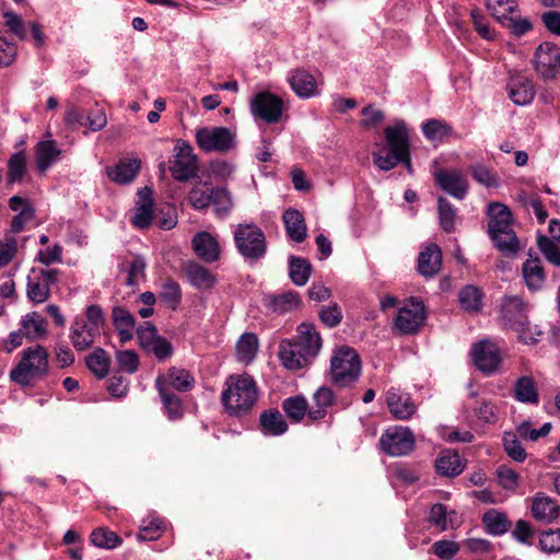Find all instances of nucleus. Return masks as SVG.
<instances>
[{
    "mask_svg": "<svg viewBox=\"0 0 560 560\" xmlns=\"http://www.w3.org/2000/svg\"><path fill=\"white\" fill-rule=\"evenodd\" d=\"M296 339H284L279 345L278 355L284 368L291 371L310 365L322 348V337L312 323H302L296 329Z\"/></svg>",
    "mask_w": 560,
    "mask_h": 560,
    "instance_id": "1",
    "label": "nucleus"
},
{
    "mask_svg": "<svg viewBox=\"0 0 560 560\" xmlns=\"http://www.w3.org/2000/svg\"><path fill=\"white\" fill-rule=\"evenodd\" d=\"M257 400L258 388L253 376L247 373L228 376L221 394V404L229 415L245 416L253 409Z\"/></svg>",
    "mask_w": 560,
    "mask_h": 560,
    "instance_id": "2",
    "label": "nucleus"
},
{
    "mask_svg": "<svg viewBox=\"0 0 560 560\" xmlns=\"http://www.w3.org/2000/svg\"><path fill=\"white\" fill-rule=\"evenodd\" d=\"M48 352L43 346L23 350L22 358L10 372V378L21 386H28L34 381L43 380L49 371Z\"/></svg>",
    "mask_w": 560,
    "mask_h": 560,
    "instance_id": "3",
    "label": "nucleus"
},
{
    "mask_svg": "<svg viewBox=\"0 0 560 560\" xmlns=\"http://www.w3.org/2000/svg\"><path fill=\"white\" fill-rule=\"evenodd\" d=\"M501 319L503 325L517 332L524 343H535L541 332L537 326H532L524 301L518 296H505L501 303Z\"/></svg>",
    "mask_w": 560,
    "mask_h": 560,
    "instance_id": "4",
    "label": "nucleus"
},
{
    "mask_svg": "<svg viewBox=\"0 0 560 560\" xmlns=\"http://www.w3.org/2000/svg\"><path fill=\"white\" fill-rule=\"evenodd\" d=\"M330 374L334 384L339 387L355 383L361 374V360L357 351L348 346L336 350L330 360Z\"/></svg>",
    "mask_w": 560,
    "mask_h": 560,
    "instance_id": "5",
    "label": "nucleus"
},
{
    "mask_svg": "<svg viewBox=\"0 0 560 560\" xmlns=\"http://www.w3.org/2000/svg\"><path fill=\"white\" fill-rule=\"evenodd\" d=\"M238 253L249 261H258L267 253V241L262 230L256 224H238L233 233Z\"/></svg>",
    "mask_w": 560,
    "mask_h": 560,
    "instance_id": "6",
    "label": "nucleus"
},
{
    "mask_svg": "<svg viewBox=\"0 0 560 560\" xmlns=\"http://www.w3.org/2000/svg\"><path fill=\"white\" fill-rule=\"evenodd\" d=\"M235 138V132L226 127H202L195 135L196 143L203 152H229L236 145Z\"/></svg>",
    "mask_w": 560,
    "mask_h": 560,
    "instance_id": "7",
    "label": "nucleus"
},
{
    "mask_svg": "<svg viewBox=\"0 0 560 560\" xmlns=\"http://www.w3.org/2000/svg\"><path fill=\"white\" fill-rule=\"evenodd\" d=\"M170 172L178 182H188L197 176L198 160L194 154L192 147L187 141H177L173 159L170 161Z\"/></svg>",
    "mask_w": 560,
    "mask_h": 560,
    "instance_id": "8",
    "label": "nucleus"
},
{
    "mask_svg": "<svg viewBox=\"0 0 560 560\" xmlns=\"http://www.w3.org/2000/svg\"><path fill=\"white\" fill-rule=\"evenodd\" d=\"M533 65L542 80H556L560 74V48L550 42L539 44L535 49Z\"/></svg>",
    "mask_w": 560,
    "mask_h": 560,
    "instance_id": "9",
    "label": "nucleus"
},
{
    "mask_svg": "<svg viewBox=\"0 0 560 560\" xmlns=\"http://www.w3.org/2000/svg\"><path fill=\"white\" fill-rule=\"evenodd\" d=\"M380 444L384 453L398 457L409 454L415 448L416 440L409 428L394 427L382 434Z\"/></svg>",
    "mask_w": 560,
    "mask_h": 560,
    "instance_id": "10",
    "label": "nucleus"
},
{
    "mask_svg": "<svg viewBox=\"0 0 560 560\" xmlns=\"http://www.w3.org/2000/svg\"><path fill=\"white\" fill-rule=\"evenodd\" d=\"M425 320V310L422 301L410 299L399 308L395 318L396 328L404 335L417 334Z\"/></svg>",
    "mask_w": 560,
    "mask_h": 560,
    "instance_id": "11",
    "label": "nucleus"
},
{
    "mask_svg": "<svg viewBox=\"0 0 560 560\" xmlns=\"http://www.w3.org/2000/svg\"><path fill=\"white\" fill-rule=\"evenodd\" d=\"M250 110L256 119L277 124L282 117L283 102L270 92H259L250 101Z\"/></svg>",
    "mask_w": 560,
    "mask_h": 560,
    "instance_id": "12",
    "label": "nucleus"
},
{
    "mask_svg": "<svg viewBox=\"0 0 560 560\" xmlns=\"http://www.w3.org/2000/svg\"><path fill=\"white\" fill-rule=\"evenodd\" d=\"M137 337L140 347L148 352H152L161 361L170 358L173 353L171 342L159 336L156 327L151 323L145 322L139 326Z\"/></svg>",
    "mask_w": 560,
    "mask_h": 560,
    "instance_id": "13",
    "label": "nucleus"
},
{
    "mask_svg": "<svg viewBox=\"0 0 560 560\" xmlns=\"http://www.w3.org/2000/svg\"><path fill=\"white\" fill-rule=\"evenodd\" d=\"M509 97L516 105H527L535 96V85L530 78L520 71H510L506 83Z\"/></svg>",
    "mask_w": 560,
    "mask_h": 560,
    "instance_id": "14",
    "label": "nucleus"
},
{
    "mask_svg": "<svg viewBox=\"0 0 560 560\" xmlns=\"http://www.w3.org/2000/svg\"><path fill=\"white\" fill-rule=\"evenodd\" d=\"M472 359L476 368L485 374H492L499 368L501 358L495 345L483 340L472 348Z\"/></svg>",
    "mask_w": 560,
    "mask_h": 560,
    "instance_id": "15",
    "label": "nucleus"
},
{
    "mask_svg": "<svg viewBox=\"0 0 560 560\" xmlns=\"http://www.w3.org/2000/svg\"><path fill=\"white\" fill-rule=\"evenodd\" d=\"M191 246L198 258L205 262H215L220 258L218 240L209 232L202 231L194 235Z\"/></svg>",
    "mask_w": 560,
    "mask_h": 560,
    "instance_id": "16",
    "label": "nucleus"
},
{
    "mask_svg": "<svg viewBox=\"0 0 560 560\" xmlns=\"http://www.w3.org/2000/svg\"><path fill=\"white\" fill-rule=\"evenodd\" d=\"M435 180L440 187L456 199H464L468 191L467 179L458 171H439Z\"/></svg>",
    "mask_w": 560,
    "mask_h": 560,
    "instance_id": "17",
    "label": "nucleus"
},
{
    "mask_svg": "<svg viewBox=\"0 0 560 560\" xmlns=\"http://www.w3.org/2000/svg\"><path fill=\"white\" fill-rule=\"evenodd\" d=\"M98 336L100 331L89 326L83 318H75L71 324L69 338L77 351L90 349Z\"/></svg>",
    "mask_w": 560,
    "mask_h": 560,
    "instance_id": "18",
    "label": "nucleus"
},
{
    "mask_svg": "<svg viewBox=\"0 0 560 560\" xmlns=\"http://www.w3.org/2000/svg\"><path fill=\"white\" fill-rule=\"evenodd\" d=\"M530 512L535 520L551 523L558 518L560 506L555 499L538 492L532 499Z\"/></svg>",
    "mask_w": 560,
    "mask_h": 560,
    "instance_id": "19",
    "label": "nucleus"
},
{
    "mask_svg": "<svg viewBox=\"0 0 560 560\" xmlns=\"http://www.w3.org/2000/svg\"><path fill=\"white\" fill-rule=\"evenodd\" d=\"M386 402L390 413L398 420L409 419L417 410L415 402L408 394L397 389H389L386 394Z\"/></svg>",
    "mask_w": 560,
    "mask_h": 560,
    "instance_id": "20",
    "label": "nucleus"
},
{
    "mask_svg": "<svg viewBox=\"0 0 560 560\" xmlns=\"http://www.w3.org/2000/svg\"><path fill=\"white\" fill-rule=\"evenodd\" d=\"M388 150L402 155L409 152V132L404 121H396L394 126L384 130Z\"/></svg>",
    "mask_w": 560,
    "mask_h": 560,
    "instance_id": "21",
    "label": "nucleus"
},
{
    "mask_svg": "<svg viewBox=\"0 0 560 560\" xmlns=\"http://www.w3.org/2000/svg\"><path fill=\"white\" fill-rule=\"evenodd\" d=\"M442 266V250L436 244L428 245L419 254L418 270L427 278L435 276Z\"/></svg>",
    "mask_w": 560,
    "mask_h": 560,
    "instance_id": "22",
    "label": "nucleus"
},
{
    "mask_svg": "<svg viewBox=\"0 0 560 560\" xmlns=\"http://www.w3.org/2000/svg\"><path fill=\"white\" fill-rule=\"evenodd\" d=\"M435 470L444 477H456L465 468L459 454L452 450H443L435 459Z\"/></svg>",
    "mask_w": 560,
    "mask_h": 560,
    "instance_id": "23",
    "label": "nucleus"
},
{
    "mask_svg": "<svg viewBox=\"0 0 560 560\" xmlns=\"http://www.w3.org/2000/svg\"><path fill=\"white\" fill-rule=\"evenodd\" d=\"M112 319L121 342H127L133 338L136 318L127 308L114 306L112 310Z\"/></svg>",
    "mask_w": 560,
    "mask_h": 560,
    "instance_id": "24",
    "label": "nucleus"
},
{
    "mask_svg": "<svg viewBox=\"0 0 560 560\" xmlns=\"http://www.w3.org/2000/svg\"><path fill=\"white\" fill-rule=\"evenodd\" d=\"M282 219L290 240L296 243L305 241L307 228L302 212L296 209H288L284 211Z\"/></svg>",
    "mask_w": 560,
    "mask_h": 560,
    "instance_id": "25",
    "label": "nucleus"
},
{
    "mask_svg": "<svg viewBox=\"0 0 560 560\" xmlns=\"http://www.w3.org/2000/svg\"><path fill=\"white\" fill-rule=\"evenodd\" d=\"M185 271L189 283L198 290H209L217 282L215 276L208 268L196 261H188Z\"/></svg>",
    "mask_w": 560,
    "mask_h": 560,
    "instance_id": "26",
    "label": "nucleus"
},
{
    "mask_svg": "<svg viewBox=\"0 0 560 560\" xmlns=\"http://www.w3.org/2000/svg\"><path fill=\"white\" fill-rule=\"evenodd\" d=\"M312 399L313 405L310 407L307 417L312 421H318L326 417L328 408L334 405L335 394L329 387L322 386L313 394Z\"/></svg>",
    "mask_w": 560,
    "mask_h": 560,
    "instance_id": "27",
    "label": "nucleus"
},
{
    "mask_svg": "<svg viewBox=\"0 0 560 560\" xmlns=\"http://www.w3.org/2000/svg\"><path fill=\"white\" fill-rule=\"evenodd\" d=\"M155 387L159 392L164 409L166 410L170 419H178L183 415V407L180 398L168 388L166 381L163 376H158L155 380Z\"/></svg>",
    "mask_w": 560,
    "mask_h": 560,
    "instance_id": "28",
    "label": "nucleus"
},
{
    "mask_svg": "<svg viewBox=\"0 0 560 560\" xmlns=\"http://www.w3.org/2000/svg\"><path fill=\"white\" fill-rule=\"evenodd\" d=\"M522 275L525 284L532 291L541 289L546 280V275L540 259L538 257H533L532 255H529V258L523 262Z\"/></svg>",
    "mask_w": 560,
    "mask_h": 560,
    "instance_id": "29",
    "label": "nucleus"
},
{
    "mask_svg": "<svg viewBox=\"0 0 560 560\" xmlns=\"http://www.w3.org/2000/svg\"><path fill=\"white\" fill-rule=\"evenodd\" d=\"M141 166L139 159H122L108 171V177L118 184H129L138 175Z\"/></svg>",
    "mask_w": 560,
    "mask_h": 560,
    "instance_id": "30",
    "label": "nucleus"
},
{
    "mask_svg": "<svg viewBox=\"0 0 560 560\" xmlns=\"http://www.w3.org/2000/svg\"><path fill=\"white\" fill-rule=\"evenodd\" d=\"M301 304L298 292L288 291L277 295H270L266 299V307L276 314H284L296 310Z\"/></svg>",
    "mask_w": 560,
    "mask_h": 560,
    "instance_id": "31",
    "label": "nucleus"
},
{
    "mask_svg": "<svg viewBox=\"0 0 560 560\" xmlns=\"http://www.w3.org/2000/svg\"><path fill=\"white\" fill-rule=\"evenodd\" d=\"M141 203L135 209V214L131 217L130 222L139 228L147 229L150 226L153 218V201L151 199V190L144 188L139 191Z\"/></svg>",
    "mask_w": 560,
    "mask_h": 560,
    "instance_id": "32",
    "label": "nucleus"
},
{
    "mask_svg": "<svg viewBox=\"0 0 560 560\" xmlns=\"http://www.w3.org/2000/svg\"><path fill=\"white\" fill-rule=\"evenodd\" d=\"M261 431L266 435H281L288 431V423L278 409H269L259 417Z\"/></svg>",
    "mask_w": 560,
    "mask_h": 560,
    "instance_id": "33",
    "label": "nucleus"
},
{
    "mask_svg": "<svg viewBox=\"0 0 560 560\" xmlns=\"http://www.w3.org/2000/svg\"><path fill=\"white\" fill-rule=\"evenodd\" d=\"M35 153L36 166L40 173H45L59 159L61 150L54 140H45L37 143Z\"/></svg>",
    "mask_w": 560,
    "mask_h": 560,
    "instance_id": "34",
    "label": "nucleus"
},
{
    "mask_svg": "<svg viewBox=\"0 0 560 560\" xmlns=\"http://www.w3.org/2000/svg\"><path fill=\"white\" fill-rule=\"evenodd\" d=\"M85 364L95 377L103 380L109 373L110 357L103 348L98 347L85 357Z\"/></svg>",
    "mask_w": 560,
    "mask_h": 560,
    "instance_id": "35",
    "label": "nucleus"
},
{
    "mask_svg": "<svg viewBox=\"0 0 560 560\" xmlns=\"http://www.w3.org/2000/svg\"><path fill=\"white\" fill-rule=\"evenodd\" d=\"M292 90L303 98L315 95L316 81L314 77L305 70H295L289 79Z\"/></svg>",
    "mask_w": 560,
    "mask_h": 560,
    "instance_id": "36",
    "label": "nucleus"
},
{
    "mask_svg": "<svg viewBox=\"0 0 560 560\" xmlns=\"http://www.w3.org/2000/svg\"><path fill=\"white\" fill-rule=\"evenodd\" d=\"M514 398L524 404L537 405L539 402L537 386L533 377L522 376L515 382Z\"/></svg>",
    "mask_w": 560,
    "mask_h": 560,
    "instance_id": "37",
    "label": "nucleus"
},
{
    "mask_svg": "<svg viewBox=\"0 0 560 560\" xmlns=\"http://www.w3.org/2000/svg\"><path fill=\"white\" fill-rule=\"evenodd\" d=\"M281 406L287 417L296 423L301 422L310 410V405L302 395L285 398Z\"/></svg>",
    "mask_w": 560,
    "mask_h": 560,
    "instance_id": "38",
    "label": "nucleus"
},
{
    "mask_svg": "<svg viewBox=\"0 0 560 560\" xmlns=\"http://www.w3.org/2000/svg\"><path fill=\"white\" fill-rule=\"evenodd\" d=\"M163 377L168 388L173 387L182 393L189 392L195 385V378L190 372L180 368L168 369L166 376Z\"/></svg>",
    "mask_w": 560,
    "mask_h": 560,
    "instance_id": "39",
    "label": "nucleus"
},
{
    "mask_svg": "<svg viewBox=\"0 0 560 560\" xmlns=\"http://www.w3.org/2000/svg\"><path fill=\"white\" fill-rule=\"evenodd\" d=\"M311 273L312 265L307 259L296 256L289 258V277L295 285L306 284Z\"/></svg>",
    "mask_w": 560,
    "mask_h": 560,
    "instance_id": "40",
    "label": "nucleus"
},
{
    "mask_svg": "<svg viewBox=\"0 0 560 560\" xmlns=\"http://www.w3.org/2000/svg\"><path fill=\"white\" fill-rule=\"evenodd\" d=\"M482 523L489 534L493 536H501L505 534L510 527L511 522L504 513L497 510H489L482 516Z\"/></svg>",
    "mask_w": 560,
    "mask_h": 560,
    "instance_id": "41",
    "label": "nucleus"
},
{
    "mask_svg": "<svg viewBox=\"0 0 560 560\" xmlns=\"http://www.w3.org/2000/svg\"><path fill=\"white\" fill-rule=\"evenodd\" d=\"M483 294L481 290L475 285H465L458 293V302L460 307L470 313H477L482 307Z\"/></svg>",
    "mask_w": 560,
    "mask_h": 560,
    "instance_id": "42",
    "label": "nucleus"
},
{
    "mask_svg": "<svg viewBox=\"0 0 560 560\" xmlns=\"http://www.w3.org/2000/svg\"><path fill=\"white\" fill-rule=\"evenodd\" d=\"M258 338L253 332L243 334L236 343V357L242 363L248 364L256 357Z\"/></svg>",
    "mask_w": 560,
    "mask_h": 560,
    "instance_id": "43",
    "label": "nucleus"
},
{
    "mask_svg": "<svg viewBox=\"0 0 560 560\" xmlns=\"http://www.w3.org/2000/svg\"><path fill=\"white\" fill-rule=\"evenodd\" d=\"M34 276L27 277L26 283V296L34 304H40L46 302L50 296V289L47 284L36 275L35 270H32Z\"/></svg>",
    "mask_w": 560,
    "mask_h": 560,
    "instance_id": "44",
    "label": "nucleus"
},
{
    "mask_svg": "<svg viewBox=\"0 0 560 560\" xmlns=\"http://www.w3.org/2000/svg\"><path fill=\"white\" fill-rule=\"evenodd\" d=\"M213 188L208 183L196 184L188 194V202L196 210H203L211 205Z\"/></svg>",
    "mask_w": 560,
    "mask_h": 560,
    "instance_id": "45",
    "label": "nucleus"
},
{
    "mask_svg": "<svg viewBox=\"0 0 560 560\" xmlns=\"http://www.w3.org/2000/svg\"><path fill=\"white\" fill-rule=\"evenodd\" d=\"M26 338L34 339L46 335L47 322L37 312H32L25 315L21 322Z\"/></svg>",
    "mask_w": 560,
    "mask_h": 560,
    "instance_id": "46",
    "label": "nucleus"
},
{
    "mask_svg": "<svg viewBox=\"0 0 560 560\" xmlns=\"http://www.w3.org/2000/svg\"><path fill=\"white\" fill-rule=\"evenodd\" d=\"M438 213L441 229L446 233L454 232L456 221V209L444 197H439L438 199Z\"/></svg>",
    "mask_w": 560,
    "mask_h": 560,
    "instance_id": "47",
    "label": "nucleus"
},
{
    "mask_svg": "<svg viewBox=\"0 0 560 560\" xmlns=\"http://www.w3.org/2000/svg\"><path fill=\"white\" fill-rule=\"evenodd\" d=\"M490 237L494 242L495 247L504 255H514L520 249L518 240L514 230L501 234H492Z\"/></svg>",
    "mask_w": 560,
    "mask_h": 560,
    "instance_id": "48",
    "label": "nucleus"
},
{
    "mask_svg": "<svg viewBox=\"0 0 560 560\" xmlns=\"http://www.w3.org/2000/svg\"><path fill=\"white\" fill-rule=\"evenodd\" d=\"M26 171V156L24 151L13 153L8 161L7 178L9 183L20 182Z\"/></svg>",
    "mask_w": 560,
    "mask_h": 560,
    "instance_id": "49",
    "label": "nucleus"
},
{
    "mask_svg": "<svg viewBox=\"0 0 560 560\" xmlns=\"http://www.w3.org/2000/svg\"><path fill=\"white\" fill-rule=\"evenodd\" d=\"M486 4L491 14L501 23H504L517 7L515 0H486Z\"/></svg>",
    "mask_w": 560,
    "mask_h": 560,
    "instance_id": "50",
    "label": "nucleus"
},
{
    "mask_svg": "<svg viewBox=\"0 0 560 560\" xmlns=\"http://www.w3.org/2000/svg\"><path fill=\"white\" fill-rule=\"evenodd\" d=\"M211 203L218 215H226L233 208V200L230 191L224 187L213 188Z\"/></svg>",
    "mask_w": 560,
    "mask_h": 560,
    "instance_id": "51",
    "label": "nucleus"
},
{
    "mask_svg": "<svg viewBox=\"0 0 560 560\" xmlns=\"http://www.w3.org/2000/svg\"><path fill=\"white\" fill-rule=\"evenodd\" d=\"M161 299L172 310H176L182 301V289L173 279H166L161 288Z\"/></svg>",
    "mask_w": 560,
    "mask_h": 560,
    "instance_id": "52",
    "label": "nucleus"
},
{
    "mask_svg": "<svg viewBox=\"0 0 560 560\" xmlns=\"http://www.w3.org/2000/svg\"><path fill=\"white\" fill-rule=\"evenodd\" d=\"M91 541L96 547L106 549H113L122 542L121 538L116 533L102 527L92 532Z\"/></svg>",
    "mask_w": 560,
    "mask_h": 560,
    "instance_id": "53",
    "label": "nucleus"
},
{
    "mask_svg": "<svg viewBox=\"0 0 560 560\" xmlns=\"http://www.w3.org/2000/svg\"><path fill=\"white\" fill-rule=\"evenodd\" d=\"M147 264L143 257L136 256L129 264L127 269L126 284L128 287H138L145 278Z\"/></svg>",
    "mask_w": 560,
    "mask_h": 560,
    "instance_id": "54",
    "label": "nucleus"
},
{
    "mask_svg": "<svg viewBox=\"0 0 560 560\" xmlns=\"http://www.w3.org/2000/svg\"><path fill=\"white\" fill-rule=\"evenodd\" d=\"M468 170L471 173L474 179L480 185H483L486 187L498 186L497 173L493 170L487 167L486 165L477 163L470 165Z\"/></svg>",
    "mask_w": 560,
    "mask_h": 560,
    "instance_id": "55",
    "label": "nucleus"
},
{
    "mask_svg": "<svg viewBox=\"0 0 560 560\" xmlns=\"http://www.w3.org/2000/svg\"><path fill=\"white\" fill-rule=\"evenodd\" d=\"M503 447L505 453L514 460L522 463L526 459V452L521 445L516 434L505 432L503 436Z\"/></svg>",
    "mask_w": 560,
    "mask_h": 560,
    "instance_id": "56",
    "label": "nucleus"
},
{
    "mask_svg": "<svg viewBox=\"0 0 560 560\" xmlns=\"http://www.w3.org/2000/svg\"><path fill=\"white\" fill-rule=\"evenodd\" d=\"M165 530V524L160 518H153L142 526L137 534L139 541H152L159 539Z\"/></svg>",
    "mask_w": 560,
    "mask_h": 560,
    "instance_id": "57",
    "label": "nucleus"
},
{
    "mask_svg": "<svg viewBox=\"0 0 560 560\" xmlns=\"http://www.w3.org/2000/svg\"><path fill=\"white\" fill-rule=\"evenodd\" d=\"M35 219V209L32 205H25L11 220L10 233L18 234L25 230L26 225Z\"/></svg>",
    "mask_w": 560,
    "mask_h": 560,
    "instance_id": "58",
    "label": "nucleus"
},
{
    "mask_svg": "<svg viewBox=\"0 0 560 560\" xmlns=\"http://www.w3.org/2000/svg\"><path fill=\"white\" fill-rule=\"evenodd\" d=\"M319 320L328 328L337 327L342 318V311L337 303L324 305L318 312Z\"/></svg>",
    "mask_w": 560,
    "mask_h": 560,
    "instance_id": "59",
    "label": "nucleus"
},
{
    "mask_svg": "<svg viewBox=\"0 0 560 560\" xmlns=\"http://www.w3.org/2000/svg\"><path fill=\"white\" fill-rule=\"evenodd\" d=\"M537 245L549 262L560 267V248L552 240L545 235H540L537 240Z\"/></svg>",
    "mask_w": 560,
    "mask_h": 560,
    "instance_id": "60",
    "label": "nucleus"
},
{
    "mask_svg": "<svg viewBox=\"0 0 560 560\" xmlns=\"http://www.w3.org/2000/svg\"><path fill=\"white\" fill-rule=\"evenodd\" d=\"M495 474L498 481L503 489L513 491L518 487L520 475L509 466H499Z\"/></svg>",
    "mask_w": 560,
    "mask_h": 560,
    "instance_id": "61",
    "label": "nucleus"
},
{
    "mask_svg": "<svg viewBox=\"0 0 560 560\" xmlns=\"http://www.w3.org/2000/svg\"><path fill=\"white\" fill-rule=\"evenodd\" d=\"M432 552L442 560L452 559L459 551V544L453 540H438L431 546Z\"/></svg>",
    "mask_w": 560,
    "mask_h": 560,
    "instance_id": "62",
    "label": "nucleus"
},
{
    "mask_svg": "<svg viewBox=\"0 0 560 560\" xmlns=\"http://www.w3.org/2000/svg\"><path fill=\"white\" fill-rule=\"evenodd\" d=\"M116 359H117V363H118L119 368L122 371H125L129 374L137 372V370L139 368V358L135 351H132V350L119 351V352H117Z\"/></svg>",
    "mask_w": 560,
    "mask_h": 560,
    "instance_id": "63",
    "label": "nucleus"
},
{
    "mask_svg": "<svg viewBox=\"0 0 560 560\" xmlns=\"http://www.w3.org/2000/svg\"><path fill=\"white\" fill-rule=\"evenodd\" d=\"M539 545L546 552L560 551V529L542 532L539 538Z\"/></svg>",
    "mask_w": 560,
    "mask_h": 560,
    "instance_id": "64",
    "label": "nucleus"
}]
</instances>
